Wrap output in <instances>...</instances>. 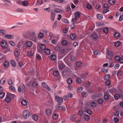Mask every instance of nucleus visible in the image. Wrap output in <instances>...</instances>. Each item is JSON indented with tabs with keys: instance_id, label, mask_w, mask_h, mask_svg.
<instances>
[{
	"instance_id": "nucleus-60",
	"label": "nucleus",
	"mask_w": 123,
	"mask_h": 123,
	"mask_svg": "<svg viewBox=\"0 0 123 123\" xmlns=\"http://www.w3.org/2000/svg\"><path fill=\"white\" fill-rule=\"evenodd\" d=\"M55 11L56 12H61V10L59 9L56 8L54 9Z\"/></svg>"
},
{
	"instance_id": "nucleus-36",
	"label": "nucleus",
	"mask_w": 123,
	"mask_h": 123,
	"mask_svg": "<svg viewBox=\"0 0 123 123\" xmlns=\"http://www.w3.org/2000/svg\"><path fill=\"white\" fill-rule=\"evenodd\" d=\"M5 37L7 39H11L12 38V36L11 35H6L5 36Z\"/></svg>"
},
{
	"instance_id": "nucleus-17",
	"label": "nucleus",
	"mask_w": 123,
	"mask_h": 123,
	"mask_svg": "<svg viewBox=\"0 0 123 123\" xmlns=\"http://www.w3.org/2000/svg\"><path fill=\"white\" fill-rule=\"evenodd\" d=\"M59 68L60 70H62L65 67V65L62 63L59 64Z\"/></svg>"
},
{
	"instance_id": "nucleus-12",
	"label": "nucleus",
	"mask_w": 123,
	"mask_h": 123,
	"mask_svg": "<svg viewBox=\"0 0 123 123\" xmlns=\"http://www.w3.org/2000/svg\"><path fill=\"white\" fill-rule=\"evenodd\" d=\"M55 17V14L53 12H51V20L52 21H53L54 20Z\"/></svg>"
},
{
	"instance_id": "nucleus-42",
	"label": "nucleus",
	"mask_w": 123,
	"mask_h": 123,
	"mask_svg": "<svg viewBox=\"0 0 123 123\" xmlns=\"http://www.w3.org/2000/svg\"><path fill=\"white\" fill-rule=\"evenodd\" d=\"M103 99H102L99 98L98 100L97 101L98 104H101L103 103Z\"/></svg>"
},
{
	"instance_id": "nucleus-19",
	"label": "nucleus",
	"mask_w": 123,
	"mask_h": 123,
	"mask_svg": "<svg viewBox=\"0 0 123 123\" xmlns=\"http://www.w3.org/2000/svg\"><path fill=\"white\" fill-rule=\"evenodd\" d=\"M80 15V13L79 12H76L74 13V16L75 17L77 18H79Z\"/></svg>"
},
{
	"instance_id": "nucleus-63",
	"label": "nucleus",
	"mask_w": 123,
	"mask_h": 123,
	"mask_svg": "<svg viewBox=\"0 0 123 123\" xmlns=\"http://www.w3.org/2000/svg\"><path fill=\"white\" fill-rule=\"evenodd\" d=\"M117 117H115L114 118L113 121L114 122L117 123L119 121Z\"/></svg>"
},
{
	"instance_id": "nucleus-9",
	"label": "nucleus",
	"mask_w": 123,
	"mask_h": 123,
	"mask_svg": "<svg viewBox=\"0 0 123 123\" xmlns=\"http://www.w3.org/2000/svg\"><path fill=\"white\" fill-rule=\"evenodd\" d=\"M39 46L40 48L42 50H45L46 47L45 45L43 43H39Z\"/></svg>"
},
{
	"instance_id": "nucleus-22",
	"label": "nucleus",
	"mask_w": 123,
	"mask_h": 123,
	"mask_svg": "<svg viewBox=\"0 0 123 123\" xmlns=\"http://www.w3.org/2000/svg\"><path fill=\"white\" fill-rule=\"evenodd\" d=\"M43 3V0H37V3H36V5H41Z\"/></svg>"
},
{
	"instance_id": "nucleus-33",
	"label": "nucleus",
	"mask_w": 123,
	"mask_h": 123,
	"mask_svg": "<svg viewBox=\"0 0 123 123\" xmlns=\"http://www.w3.org/2000/svg\"><path fill=\"white\" fill-rule=\"evenodd\" d=\"M67 82L68 84H70L72 83L73 80L69 78L67 80Z\"/></svg>"
},
{
	"instance_id": "nucleus-64",
	"label": "nucleus",
	"mask_w": 123,
	"mask_h": 123,
	"mask_svg": "<svg viewBox=\"0 0 123 123\" xmlns=\"http://www.w3.org/2000/svg\"><path fill=\"white\" fill-rule=\"evenodd\" d=\"M123 20V16L122 15H121L119 17L118 21H121Z\"/></svg>"
},
{
	"instance_id": "nucleus-49",
	"label": "nucleus",
	"mask_w": 123,
	"mask_h": 123,
	"mask_svg": "<svg viewBox=\"0 0 123 123\" xmlns=\"http://www.w3.org/2000/svg\"><path fill=\"white\" fill-rule=\"evenodd\" d=\"M5 94L4 93L2 92H0V98H3Z\"/></svg>"
},
{
	"instance_id": "nucleus-26",
	"label": "nucleus",
	"mask_w": 123,
	"mask_h": 123,
	"mask_svg": "<svg viewBox=\"0 0 123 123\" xmlns=\"http://www.w3.org/2000/svg\"><path fill=\"white\" fill-rule=\"evenodd\" d=\"M27 55L29 56H32L33 55V52L32 51H29L27 53Z\"/></svg>"
},
{
	"instance_id": "nucleus-34",
	"label": "nucleus",
	"mask_w": 123,
	"mask_h": 123,
	"mask_svg": "<svg viewBox=\"0 0 123 123\" xmlns=\"http://www.w3.org/2000/svg\"><path fill=\"white\" fill-rule=\"evenodd\" d=\"M110 76H111L110 74H108L105 76L104 78V79L105 80H109L110 79Z\"/></svg>"
},
{
	"instance_id": "nucleus-35",
	"label": "nucleus",
	"mask_w": 123,
	"mask_h": 123,
	"mask_svg": "<svg viewBox=\"0 0 123 123\" xmlns=\"http://www.w3.org/2000/svg\"><path fill=\"white\" fill-rule=\"evenodd\" d=\"M108 3L111 5H114L115 3L114 0H109Z\"/></svg>"
},
{
	"instance_id": "nucleus-43",
	"label": "nucleus",
	"mask_w": 123,
	"mask_h": 123,
	"mask_svg": "<svg viewBox=\"0 0 123 123\" xmlns=\"http://www.w3.org/2000/svg\"><path fill=\"white\" fill-rule=\"evenodd\" d=\"M76 82L78 84H80L82 82V80L80 78H78L76 80Z\"/></svg>"
},
{
	"instance_id": "nucleus-8",
	"label": "nucleus",
	"mask_w": 123,
	"mask_h": 123,
	"mask_svg": "<svg viewBox=\"0 0 123 123\" xmlns=\"http://www.w3.org/2000/svg\"><path fill=\"white\" fill-rule=\"evenodd\" d=\"M42 86L44 88L46 89L48 91H50L51 89L48 86L47 84L45 82H43L42 83Z\"/></svg>"
},
{
	"instance_id": "nucleus-14",
	"label": "nucleus",
	"mask_w": 123,
	"mask_h": 123,
	"mask_svg": "<svg viewBox=\"0 0 123 123\" xmlns=\"http://www.w3.org/2000/svg\"><path fill=\"white\" fill-rule=\"evenodd\" d=\"M33 119L35 121H37L38 119V116L36 114H34L32 116Z\"/></svg>"
},
{
	"instance_id": "nucleus-48",
	"label": "nucleus",
	"mask_w": 123,
	"mask_h": 123,
	"mask_svg": "<svg viewBox=\"0 0 123 123\" xmlns=\"http://www.w3.org/2000/svg\"><path fill=\"white\" fill-rule=\"evenodd\" d=\"M38 85V84L37 82L36 81H34L32 84V85L35 87H37Z\"/></svg>"
},
{
	"instance_id": "nucleus-46",
	"label": "nucleus",
	"mask_w": 123,
	"mask_h": 123,
	"mask_svg": "<svg viewBox=\"0 0 123 123\" xmlns=\"http://www.w3.org/2000/svg\"><path fill=\"white\" fill-rule=\"evenodd\" d=\"M9 88L10 90L12 91H15V88L13 86H10L9 87Z\"/></svg>"
},
{
	"instance_id": "nucleus-55",
	"label": "nucleus",
	"mask_w": 123,
	"mask_h": 123,
	"mask_svg": "<svg viewBox=\"0 0 123 123\" xmlns=\"http://www.w3.org/2000/svg\"><path fill=\"white\" fill-rule=\"evenodd\" d=\"M98 95L97 94H95L93 95L92 97V98L93 99H95L98 97Z\"/></svg>"
},
{
	"instance_id": "nucleus-41",
	"label": "nucleus",
	"mask_w": 123,
	"mask_h": 123,
	"mask_svg": "<svg viewBox=\"0 0 123 123\" xmlns=\"http://www.w3.org/2000/svg\"><path fill=\"white\" fill-rule=\"evenodd\" d=\"M5 78H2L0 81V83L1 84L3 85L5 82Z\"/></svg>"
},
{
	"instance_id": "nucleus-21",
	"label": "nucleus",
	"mask_w": 123,
	"mask_h": 123,
	"mask_svg": "<svg viewBox=\"0 0 123 123\" xmlns=\"http://www.w3.org/2000/svg\"><path fill=\"white\" fill-rule=\"evenodd\" d=\"M44 52L46 54L49 55L50 53V51L48 49H47L44 50Z\"/></svg>"
},
{
	"instance_id": "nucleus-13",
	"label": "nucleus",
	"mask_w": 123,
	"mask_h": 123,
	"mask_svg": "<svg viewBox=\"0 0 123 123\" xmlns=\"http://www.w3.org/2000/svg\"><path fill=\"white\" fill-rule=\"evenodd\" d=\"M106 54H107L110 57H111L113 55V54L112 53V52L108 49L107 50L106 52Z\"/></svg>"
},
{
	"instance_id": "nucleus-37",
	"label": "nucleus",
	"mask_w": 123,
	"mask_h": 123,
	"mask_svg": "<svg viewBox=\"0 0 123 123\" xmlns=\"http://www.w3.org/2000/svg\"><path fill=\"white\" fill-rule=\"evenodd\" d=\"M58 116L56 113H55L53 115L52 117L54 120H56Z\"/></svg>"
},
{
	"instance_id": "nucleus-27",
	"label": "nucleus",
	"mask_w": 123,
	"mask_h": 123,
	"mask_svg": "<svg viewBox=\"0 0 123 123\" xmlns=\"http://www.w3.org/2000/svg\"><path fill=\"white\" fill-rule=\"evenodd\" d=\"M61 43L63 45H66L68 44V42L66 40H63L62 41Z\"/></svg>"
},
{
	"instance_id": "nucleus-59",
	"label": "nucleus",
	"mask_w": 123,
	"mask_h": 123,
	"mask_svg": "<svg viewBox=\"0 0 123 123\" xmlns=\"http://www.w3.org/2000/svg\"><path fill=\"white\" fill-rule=\"evenodd\" d=\"M86 112L88 114L91 115L92 113V111L90 109H87Z\"/></svg>"
},
{
	"instance_id": "nucleus-28",
	"label": "nucleus",
	"mask_w": 123,
	"mask_h": 123,
	"mask_svg": "<svg viewBox=\"0 0 123 123\" xmlns=\"http://www.w3.org/2000/svg\"><path fill=\"white\" fill-rule=\"evenodd\" d=\"M51 59L53 61L55 60L56 58V57L54 55H51L50 56Z\"/></svg>"
},
{
	"instance_id": "nucleus-24",
	"label": "nucleus",
	"mask_w": 123,
	"mask_h": 123,
	"mask_svg": "<svg viewBox=\"0 0 123 123\" xmlns=\"http://www.w3.org/2000/svg\"><path fill=\"white\" fill-rule=\"evenodd\" d=\"M84 119L86 121H88L90 119L89 116L88 115H85L84 116Z\"/></svg>"
},
{
	"instance_id": "nucleus-53",
	"label": "nucleus",
	"mask_w": 123,
	"mask_h": 123,
	"mask_svg": "<svg viewBox=\"0 0 123 123\" xmlns=\"http://www.w3.org/2000/svg\"><path fill=\"white\" fill-rule=\"evenodd\" d=\"M81 94L83 97H86L87 96V93L85 92H82L81 93Z\"/></svg>"
},
{
	"instance_id": "nucleus-5",
	"label": "nucleus",
	"mask_w": 123,
	"mask_h": 123,
	"mask_svg": "<svg viewBox=\"0 0 123 123\" xmlns=\"http://www.w3.org/2000/svg\"><path fill=\"white\" fill-rule=\"evenodd\" d=\"M17 47L18 49H16L14 52L15 56L17 57H18L20 55V53L19 51L21 50L20 47L18 45Z\"/></svg>"
},
{
	"instance_id": "nucleus-20",
	"label": "nucleus",
	"mask_w": 123,
	"mask_h": 123,
	"mask_svg": "<svg viewBox=\"0 0 123 123\" xmlns=\"http://www.w3.org/2000/svg\"><path fill=\"white\" fill-rule=\"evenodd\" d=\"M96 16L97 18L100 20L102 19L103 18V15L101 14H97Z\"/></svg>"
},
{
	"instance_id": "nucleus-2",
	"label": "nucleus",
	"mask_w": 123,
	"mask_h": 123,
	"mask_svg": "<svg viewBox=\"0 0 123 123\" xmlns=\"http://www.w3.org/2000/svg\"><path fill=\"white\" fill-rule=\"evenodd\" d=\"M27 33L29 34L28 37L29 38L30 40L34 41L36 42L37 41L36 36L35 34L33 32H27Z\"/></svg>"
},
{
	"instance_id": "nucleus-38",
	"label": "nucleus",
	"mask_w": 123,
	"mask_h": 123,
	"mask_svg": "<svg viewBox=\"0 0 123 123\" xmlns=\"http://www.w3.org/2000/svg\"><path fill=\"white\" fill-rule=\"evenodd\" d=\"M75 115L74 114L70 116V119L72 121H74L75 118Z\"/></svg>"
},
{
	"instance_id": "nucleus-10",
	"label": "nucleus",
	"mask_w": 123,
	"mask_h": 123,
	"mask_svg": "<svg viewBox=\"0 0 123 123\" xmlns=\"http://www.w3.org/2000/svg\"><path fill=\"white\" fill-rule=\"evenodd\" d=\"M32 45V43L30 41H27L26 43V46L28 48H30L31 47Z\"/></svg>"
},
{
	"instance_id": "nucleus-58",
	"label": "nucleus",
	"mask_w": 123,
	"mask_h": 123,
	"mask_svg": "<svg viewBox=\"0 0 123 123\" xmlns=\"http://www.w3.org/2000/svg\"><path fill=\"white\" fill-rule=\"evenodd\" d=\"M86 7L88 9H90L92 8V6L89 4H87L86 6Z\"/></svg>"
},
{
	"instance_id": "nucleus-6",
	"label": "nucleus",
	"mask_w": 123,
	"mask_h": 123,
	"mask_svg": "<svg viewBox=\"0 0 123 123\" xmlns=\"http://www.w3.org/2000/svg\"><path fill=\"white\" fill-rule=\"evenodd\" d=\"M55 99L57 100L58 105H61L62 103L63 99L62 97L56 96L55 97Z\"/></svg>"
},
{
	"instance_id": "nucleus-23",
	"label": "nucleus",
	"mask_w": 123,
	"mask_h": 123,
	"mask_svg": "<svg viewBox=\"0 0 123 123\" xmlns=\"http://www.w3.org/2000/svg\"><path fill=\"white\" fill-rule=\"evenodd\" d=\"M82 65V63L80 61L77 62L76 63V65L78 67H80Z\"/></svg>"
},
{
	"instance_id": "nucleus-29",
	"label": "nucleus",
	"mask_w": 123,
	"mask_h": 123,
	"mask_svg": "<svg viewBox=\"0 0 123 123\" xmlns=\"http://www.w3.org/2000/svg\"><path fill=\"white\" fill-rule=\"evenodd\" d=\"M28 3L26 0H24L22 2V5L25 6H26L28 5Z\"/></svg>"
},
{
	"instance_id": "nucleus-3",
	"label": "nucleus",
	"mask_w": 123,
	"mask_h": 123,
	"mask_svg": "<svg viewBox=\"0 0 123 123\" xmlns=\"http://www.w3.org/2000/svg\"><path fill=\"white\" fill-rule=\"evenodd\" d=\"M18 91L20 93L22 92V93H24L25 91V87L24 85L22 83L21 84L20 86L18 87Z\"/></svg>"
},
{
	"instance_id": "nucleus-56",
	"label": "nucleus",
	"mask_w": 123,
	"mask_h": 123,
	"mask_svg": "<svg viewBox=\"0 0 123 123\" xmlns=\"http://www.w3.org/2000/svg\"><path fill=\"white\" fill-rule=\"evenodd\" d=\"M70 9V6H67L66 8V10L67 11H69Z\"/></svg>"
},
{
	"instance_id": "nucleus-62",
	"label": "nucleus",
	"mask_w": 123,
	"mask_h": 123,
	"mask_svg": "<svg viewBox=\"0 0 123 123\" xmlns=\"http://www.w3.org/2000/svg\"><path fill=\"white\" fill-rule=\"evenodd\" d=\"M57 21H55L54 23L53 24L52 27L54 28H55L57 25Z\"/></svg>"
},
{
	"instance_id": "nucleus-7",
	"label": "nucleus",
	"mask_w": 123,
	"mask_h": 123,
	"mask_svg": "<svg viewBox=\"0 0 123 123\" xmlns=\"http://www.w3.org/2000/svg\"><path fill=\"white\" fill-rule=\"evenodd\" d=\"M0 45L1 47L4 48H7L8 47L7 43L4 41H2L1 42Z\"/></svg>"
},
{
	"instance_id": "nucleus-30",
	"label": "nucleus",
	"mask_w": 123,
	"mask_h": 123,
	"mask_svg": "<svg viewBox=\"0 0 123 123\" xmlns=\"http://www.w3.org/2000/svg\"><path fill=\"white\" fill-rule=\"evenodd\" d=\"M9 65V63L7 61L5 62L4 63V66L6 67H7Z\"/></svg>"
},
{
	"instance_id": "nucleus-31",
	"label": "nucleus",
	"mask_w": 123,
	"mask_h": 123,
	"mask_svg": "<svg viewBox=\"0 0 123 123\" xmlns=\"http://www.w3.org/2000/svg\"><path fill=\"white\" fill-rule=\"evenodd\" d=\"M21 104L25 106L27 104L26 101L25 99L23 100L21 102Z\"/></svg>"
},
{
	"instance_id": "nucleus-50",
	"label": "nucleus",
	"mask_w": 123,
	"mask_h": 123,
	"mask_svg": "<svg viewBox=\"0 0 123 123\" xmlns=\"http://www.w3.org/2000/svg\"><path fill=\"white\" fill-rule=\"evenodd\" d=\"M114 98L116 99H117L120 98V95L116 94L115 95Z\"/></svg>"
},
{
	"instance_id": "nucleus-45",
	"label": "nucleus",
	"mask_w": 123,
	"mask_h": 123,
	"mask_svg": "<svg viewBox=\"0 0 123 123\" xmlns=\"http://www.w3.org/2000/svg\"><path fill=\"white\" fill-rule=\"evenodd\" d=\"M115 45L116 46L118 47L120 45V42L119 41H117L115 42Z\"/></svg>"
},
{
	"instance_id": "nucleus-39",
	"label": "nucleus",
	"mask_w": 123,
	"mask_h": 123,
	"mask_svg": "<svg viewBox=\"0 0 123 123\" xmlns=\"http://www.w3.org/2000/svg\"><path fill=\"white\" fill-rule=\"evenodd\" d=\"M53 74L55 76H57L59 74V73L58 71L55 70Z\"/></svg>"
},
{
	"instance_id": "nucleus-11",
	"label": "nucleus",
	"mask_w": 123,
	"mask_h": 123,
	"mask_svg": "<svg viewBox=\"0 0 123 123\" xmlns=\"http://www.w3.org/2000/svg\"><path fill=\"white\" fill-rule=\"evenodd\" d=\"M114 36L115 38H119L120 36L119 33L117 32H115L114 34Z\"/></svg>"
},
{
	"instance_id": "nucleus-16",
	"label": "nucleus",
	"mask_w": 123,
	"mask_h": 123,
	"mask_svg": "<svg viewBox=\"0 0 123 123\" xmlns=\"http://www.w3.org/2000/svg\"><path fill=\"white\" fill-rule=\"evenodd\" d=\"M98 37V36L97 34H94L93 35L92 38L93 40H96L97 39Z\"/></svg>"
},
{
	"instance_id": "nucleus-57",
	"label": "nucleus",
	"mask_w": 123,
	"mask_h": 123,
	"mask_svg": "<svg viewBox=\"0 0 123 123\" xmlns=\"http://www.w3.org/2000/svg\"><path fill=\"white\" fill-rule=\"evenodd\" d=\"M122 74V72L121 70H119L117 73V75L119 76H121Z\"/></svg>"
},
{
	"instance_id": "nucleus-44",
	"label": "nucleus",
	"mask_w": 123,
	"mask_h": 123,
	"mask_svg": "<svg viewBox=\"0 0 123 123\" xmlns=\"http://www.w3.org/2000/svg\"><path fill=\"white\" fill-rule=\"evenodd\" d=\"M11 64L12 66L13 67H15L16 66V64L14 61L13 60H11Z\"/></svg>"
},
{
	"instance_id": "nucleus-15",
	"label": "nucleus",
	"mask_w": 123,
	"mask_h": 123,
	"mask_svg": "<svg viewBox=\"0 0 123 123\" xmlns=\"http://www.w3.org/2000/svg\"><path fill=\"white\" fill-rule=\"evenodd\" d=\"M70 37L71 39L74 40L76 38V36L75 34L73 33L71 34Z\"/></svg>"
},
{
	"instance_id": "nucleus-51",
	"label": "nucleus",
	"mask_w": 123,
	"mask_h": 123,
	"mask_svg": "<svg viewBox=\"0 0 123 123\" xmlns=\"http://www.w3.org/2000/svg\"><path fill=\"white\" fill-rule=\"evenodd\" d=\"M91 106L92 107H95L96 105V103L94 102H91Z\"/></svg>"
},
{
	"instance_id": "nucleus-1",
	"label": "nucleus",
	"mask_w": 123,
	"mask_h": 123,
	"mask_svg": "<svg viewBox=\"0 0 123 123\" xmlns=\"http://www.w3.org/2000/svg\"><path fill=\"white\" fill-rule=\"evenodd\" d=\"M15 97V96L14 94L9 92L8 93L5 99V101L7 103L11 101V98H14Z\"/></svg>"
},
{
	"instance_id": "nucleus-18",
	"label": "nucleus",
	"mask_w": 123,
	"mask_h": 123,
	"mask_svg": "<svg viewBox=\"0 0 123 123\" xmlns=\"http://www.w3.org/2000/svg\"><path fill=\"white\" fill-rule=\"evenodd\" d=\"M46 113L47 115L49 116L51 114L52 111L51 110L48 109L46 110Z\"/></svg>"
},
{
	"instance_id": "nucleus-32",
	"label": "nucleus",
	"mask_w": 123,
	"mask_h": 123,
	"mask_svg": "<svg viewBox=\"0 0 123 123\" xmlns=\"http://www.w3.org/2000/svg\"><path fill=\"white\" fill-rule=\"evenodd\" d=\"M7 82L8 85H12L13 83L12 80L10 79H9L7 81Z\"/></svg>"
},
{
	"instance_id": "nucleus-40",
	"label": "nucleus",
	"mask_w": 123,
	"mask_h": 123,
	"mask_svg": "<svg viewBox=\"0 0 123 123\" xmlns=\"http://www.w3.org/2000/svg\"><path fill=\"white\" fill-rule=\"evenodd\" d=\"M120 58L119 56L117 55L115 57L114 59L115 61H119V60H120Z\"/></svg>"
},
{
	"instance_id": "nucleus-47",
	"label": "nucleus",
	"mask_w": 123,
	"mask_h": 123,
	"mask_svg": "<svg viewBox=\"0 0 123 123\" xmlns=\"http://www.w3.org/2000/svg\"><path fill=\"white\" fill-rule=\"evenodd\" d=\"M104 98L105 100H107L109 99V97L108 95L105 94L104 96Z\"/></svg>"
},
{
	"instance_id": "nucleus-25",
	"label": "nucleus",
	"mask_w": 123,
	"mask_h": 123,
	"mask_svg": "<svg viewBox=\"0 0 123 123\" xmlns=\"http://www.w3.org/2000/svg\"><path fill=\"white\" fill-rule=\"evenodd\" d=\"M103 31L105 33H107L108 32V28L107 27L104 28L103 29Z\"/></svg>"
},
{
	"instance_id": "nucleus-61",
	"label": "nucleus",
	"mask_w": 123,
	"mask_h": 123,
	"mask_svg": "<svg viewBox=\"0 0 123 123\" xmlns=\"http://www.w3.org/2000/svg\"><path fill=\"white\" fill-rule=\"evenodd\" d=\"M52 43L54 45L56 44L57 43V41L55 39H54L51 41Z\"/></svg>"
},
{
	"instance_id": "nucleus-4",
	"label": "nucleus",
	"mask_w": 123,
	"mask_h": 123,
	"mask_svg": "<svg viewBox=\"0 0 123 123\" xmlns=\"http://www.w3.org/2000/svg\"><path fill=\"white\" fill-rule=\"evenodd\" d=\"M30 115V113L29 111L27 110H25L23 113V117L25 118H27L29 117Z\"/></svg>"
},
{
	"instance_id": "nucleus-52",
	"label": "nucleus",
	"mask_w": 123,
	"mask_h": 123,
	"mask_svg": "<svg viewBox=\"0 0 123 123\" xmlns=\"http://www.w3.org/2000/svg\"><path fill=\"white\" fill-rule=\"evenodd\" d=\"M104 8L105 9H108L109 8V6L107 4H104L103 5Z\"/></svg>"
},
{
	"instance_id": "nucleus-54",
	"label": "nucleus",
	"mask_w": 123,
	"mask_h": 123,
	"mask_svg": "<svg viewBox=\"0 0 123 123\" xmlns=\"http://www.w3.org/2000/svg\"><path fill=\"white\" fill-rule=\"evenodd\" d=\"M44 36V34L42 32H40L39 33L38 35L39 37H40V38H42Z\"/></svg>"
}]
</instances>
